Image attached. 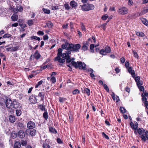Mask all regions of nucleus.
<instances>
[{"mask_svg": "<svg viewBox=\"0 0 148 148\" xmlns=\"http://www.w3.org/2000/svg\"><path fill=\"white\" fill-rule=\"evenodd\" d=\"M148 12V8L142 11V13L143 14H145Z\"/></svg>", "mask_w": 148, "mask_h": 148, "instance_id": "60", "label": "nucleus"}, {"mask_svg": "<svg viewBox=\"0 0 148 148\" xmlns=\"http://www.w3.org/2000/svg\"><path fill=\"white\" fill-rule=\"evenodd\" d=\"M18 23H15L12 25L11 26L12 27H16L18 25Z\"/></svg>", "mask_w": 148, "mask_h": 148, "instance_id": "61", "label": "nucleus"}, {"mask_svg": "<svg viewBox=\"0 0 148 148\" xmlns=\"http://www.w3.org/2000/svg\"><path fill=\"white\" fill-rule=\"evenodd\" d=\"M11 18L13 21H16L17 20L18 18V16L16 14H13L11 17Z\"/></svg>", "mask_w": 148, "mask_h": 148, "instance_id": "18", "label": "nucleus"}, {"mask_svg": "<svg viewBox=\"0 0 148 148\" xmlns=\"http://www.w3.org/2000/svg\"><path fill=\"white\" fill-rule=\"evenodd\" d=\"M38 96L39 97H41V100L43 101V100L44 98V95L43 93H42L41 92H40L39 93Z\"/></svg>", "mask_w": 148, "mask_h": 148, "instance_id": "36", "label": "nucleus"}, {"mask_svg": "<svg viewBox=\"0 0 148 148\" xmlns=\"http://www.w3.org/2000/svg\"><path fill=\"white\" fill-rule=\"evenodd\" d=\"M21 146V143L19 142H16L14 144V148H20Z\"/></svg>", "mask_w": 148, "mask_h": 148, "instance_id": "23", "label": "nucleus"}, {"mask_svg": "<svg viewBox=\"0 0 148 148\" xmlns=\"http://www.w3.org/2000/svg\"><path fill=\"white\" fill-rule=\"evenodd\" d=\"M142 101L143 102H144V103H146V102H148L147 101V99L146 97L143 96V95H142Z\"/></svg>", "mask_w": 148, "mask_h": 148, "instance_id": "44", "label": "nucleus"}, {"mask_svg": "<svg viewBox=\"0 0 148 148\" xmlns=\"http://www.w3.org/2000/svg\"><path fill=\"white\" fill-rule=\"evenodd\" d=\"M120 110L121 112L123 113L125 112L126 110L125 108L123 107H121L120 108Z\"/></svg>", "mask_w": 148, "mask_h": 148, "instance_id": "55", "label": "nucleus"}, {"mask_svg": "<svg viewBox=\"0 0 148 148\" xmlns=\"http://www.w3.org/2000/svg\"><path fill=\"white\" fill-rule=\"evenodd\" d=\"M81 9L83 11H88L93 10L94 8V5L92 4L88 3L85 4L81 5Z\"/></svg>", "mask_w": 148, "mask_h": 148, "instance_id": "4", "label": "nucleus"}, {"mask_svg": "<svg viewBox=\"0 0 148 148\" xmlns=\"http://www.w3.org/2000/svg\"><path fill=\"white\" fill-rule=\"evenodd\" d=\"M38 108L42 111H46L45 106L42 105H40L38 106Z\"/></svg>", "mask_w": 148, "mask_h": 148, "instance_id": "29", "label": "nucleus"}, {"mask_svg": "<svg viewBox=\"0 0 148 148\" xmlns=\"http://www.w3.org/2000/svg\"><path fill=\"white\" fill-rule=\"evenodd\" d=\"M5 105L7 108L10 110L9 111L11 112L13 111V109L12 108L13 102L10 99H6L5 102Z\"/></svg>", "mask_w": 148, "mask_h": 148, "instance_id": "6", "label": "nucleus"}, {"mask_svg": "<svg viewBox=\"0 0 148 148\" xmlns=\"http://www.w3.org/2000/svg\"><path fill=\"white\" fill-rule=\"evenodd\" d=\"M132 53L134 55V56L137 59H138L139 58V56L137 54V53L135 51L133 50L132 51Z\"/></svg>", "mask_w": 148, "mask_h": 148, "instance_id": "38", "label": "nucleus"}, {"mask_svg": "<svg viewBox=\"0 0 148 148\" xmlns=\"http://www.w3.org/2000/svg\"><path fill=\"white\" fill-rule=\"evenodd\" d=\"M103 86L104 89L108 92H109V89L108 87L107 86V85L105 84H104L103 85Z\"/></svg>", "mask_w": 148, "mask_h": 148, "instance_id": "45", "label": "nucleus"}, {"mask_svg": "<svg viewBox=\"0 0 148 148\" xmlns=\"http://www.w3.org/2000/svg\"><path fill=\"white\" fill-rule=\"evenodd\" d=\"M100 53L101 54L105 55L106 54V51L105 49H102L101 50V51H100Z\"/></svg>", "mask_w": 148, "mask_h": 148, "instance_id": "46", "label": "nucleus"}, {"mask_svg": "<svg viewBox=\"0 0 148 148\" xmlns=\"http://www.w3.org/2000/svg\"><path fill=\"white\" fill-rule=\"evenodd\" d=\"M130 65V63L128 61H126L125 63V66L126 68H128Z\"/></svg>", "mask_w": 148, "mask_h": 148, "instance_id": "63", "label": "nucleus"}, {"mask_svg": "<svg viewBox=\"0 0 148 148\" xmlns=\"http://www.w3.org/2000/svg\"><path fill=\"white\" fill-rule=\"evenodd\" d=\"M128 10L127 8L124 7H120L117 10L118 13L122 15L126 14L128 13Z\"/></svg>", "mask_w": 148, "mask_h": 148, "instance_id": "5", "label": "nucleus"}, {"mask_svg": "<svg viewBox=\"0 0 148 148\" xmlns=\"http://www.w3.org/2000/svg\"><path fill=\"white\" fill-rule=\"evenodd\" d=\"M43 81L42 80H40L37 83V84L36 85L35 88H38L39 86L40 85L43 83Z\"/></svg>", "mask_w": 148, "mask_h": 148, "instance_id": "40", "label": "nucleus"}, {"mask_svg": "<svg viewBox=\"0 0 148 148\" xmlns=\"http://www.w3.org/2000/svg\"><path fill=\"white\" fill-rule=\"evenodd\" d=\"M71 64L72 65L76 68L79 67L80 69L86 70V65L84 63L79 61H78L77 63L74 61H72L71 62Z\"/></svg>", "mask_w": 148, "mask_h": 148, "instance_id": "3", "label": "nucleus"}, {"mask_svg": "<svg viewBox=\"0 0 148 148\" xmlns=\"http://www.w3.org/2000/svg\"><path fill=\"white\" fill-rule=\"evenodd\" d=\"M81 26L82 30L84 31H86V28L85 27V25L83 23H81Z\"/></svg>", "mask_w": 148, "mask_h": 148, "instance_id": "49", "label": "nucleus"}, {"mask_svg": "<svg viewBox=\"0 0 148 148\" xmlns=\"http://www.w3.org/2000/svg\"><path fill=\"white\" fill-rule=\"evenodd\" d=\"M30 38L31 40L34 39L36 40H38L39 41H40V38L36 36H32L30 37Z\"/></svg>", "mask_w": 148, "mask_h": 148, "instance_id": "28", "label": "nucleus"}, {"mask_svg": "<svg viewBox=\"0 0 148 148\" xmlns=\"http://www.w3.org/2000/svg\"><path fill=\"white\" fill-rule=\"evenodd\" d=\"M43 116L44 118L46 120L47 119L48 117L47 112L45 111L43 114Z\"/></svg>", "mask_w": 148, "mask_h": 148, "instance_id": "31", "label": "nucleus"}, {"mask_svg": "<svg viewBox=\"0 0 148 148\" xmlns=\"http://www.w3.org/2000/svg\"><path fill=\"white\" fill-rule=\"evenodd\" d=\"M17 127L22 130L24 129L25 127L24 124L21 122H19L17 123Z\"/></svg>", "mask_w": 148, "mask_h": 148, "instance_id": "15", "label": "nucleus"}, {"mask_svg": "<svg viewBox=\"0 0 148 148\" xmlns=\"http://www.w3.org/2000/svg\"><path fill=\"white\" fill-rule=\"evenodd\" d=\"M142 22L145 25L148 26V22L145 18H140Z\"/></svg>", "mask_w": 148, "mask_h": 148, "instance_id": "21", "label": "nucleus"}, {"mask_svg": "<svg viewBox=\"0 0 148 148\" xmlns=\"http://www.w3.org/2000/svg\"><path fill=\"white\" fill-rule=\"evenodd\" d=\"M29 132L30 134L32 136H34L36 134V130H30L29 129L26 130V132Z\"/></svg>", "mask_w": 148, "mask_h": 148, "instance_id": "12", "label": "nucleus"}, {"mask_svg": "<svg viewBox=\"0 0 148 148\" xmlns=\"http://www.w3.org/2000/svg\"><path fill=\"white\" fill-rule=\"evenodd\" d=\"M130 125L133 130H134V133L136 135L137 133L140 135V137L141 140L144 142H145L147 140H148V131H146L143 128H139L138 127V124L137 122L135 121L133 123L131 121Z\"/></svg>", "mask_w": 148, "mask_h": 148, "instance_id": "1", "label": "nucleus"}, {"mask_svg": "<svg viewBox=\"0 0 148 148\" xmlns=\"http://www.w3.org/2000/svg\"><path fill=\"white\" fill-rule=\"evenodd\" d=\"M27 143V141L24 140H22L21 143V145L23 146H26Z\"/></svg>", "mask_w": 148, "mask_h": 148, "instance_id": "58", "label": "nucleus"}, {"mask_svg": "<svg viewBox=\"0 0 148 148\" xmlns=\"http://www.w3.org/2000/svg\"><path fill=\"white\" fill-rule=\"evenodd\" d=\"M108 21H107L106 23H104L101 25L102 28L104 30H105L106 29V27L107 24V23Z\"/></svg>", "mask_w": 148, "mask_h": 148, "instance_id": "53", "label": "nucleus"}, {"mask_svg": "<svg viewBox=\"0 0 148 148\" xmlns=\"http://www.w3.org/2000/svg\"><path fill=\"white\" fill-rule=\"evenodd\" d=\"M136 34L137 36L141 37H143L145 35L142 32H136Z\"/></svg>", "mask_w": 148, "mask_h": 148, "instance_id": "33", "label": "nucleus"}, {"mask_svg": "<svg viewBox=\"0 0 148 148\" xmlns=\"http://www.w3.org/2000/svg\"><path fill=\"white\" fill-rule=\"evenodd\" d=\"M70 5L73 8H75L77 7V3L74 1H72L70 2Z\"/></svg>", "mask_w": 148, "mask_h": 148, "instance_id": "16", "label": "nucleus"}, {"mask_svg": "<svg viewBox=\"0 0 148 148\" xmlns=\"http://www.w3.org/2000/svg\"><path fill=\"white\" fill-rule=\"evenodd\" d=\"M35 123L34 122L29 121L28 122L27 124V127L29 129H32L35 127Z\"/></svg>", "mask_w": 148, "mask_h": 148, "instance_id": "8", "label": "nucleus"}, {"mask_svg": "<svg viewBox=\"0 0 148 148\" xmlns=\"http://www.w3.org/2000/svg\"><path fill=\"white\" fill-rule=\"evenodd\" d=\"M9 121L11 123H14L15 121V118L14 116L12 115H10L9 117Z\"/></svg>", "mask_w": 148, "mask_h": 148, "instance_id": "17", "label": "nucleus"}, {"mask_svg": "<svg viewBox=\"0 0 148 148\" xmlns=\"http://www.w3.org/2000/svg\"><path fill=\"white\" fill-rule=\"evenodd\" d=\"M108 15L106 14L103 16L102 17V19L103 20H105L108 18Z\"/></svg>", "mask_w": 148, "mask_h": 148, "instance_id": "52", "label": "nucleus"}, {"mask_svg": "<svg viewBox=\"0 0 148 148\" xmlns=\"http://www.w3.org/2000/svg\"><path fill=\"white\" fill-rule=\"evenodd\" d=\"M66 63H70L71 62L72 59H71L70 58V57H69V58H66Z\"/></svg>", "mask_w": 148, "mask_h": 148, "instance_id": "62", "label": "nucleus"}, {"mask_svg": "<svg viewBox=\"0 0 148 148\" xmlns=\"http://www.w3.org/2000/svg\"><path fill=\"white\" fill-rule=\"evenodd\" d=\"M50 81H51L52 83H54L56 82V79L54 77H51L50 79Z\"/></svg>", "mask_w": 148, "mask_h": 148, "instance_id": "41", "label": "nucleus"}, {"mask_svg": "<svg viewBox=\"0 0 148 148\" xmlns=\"http://www.w3.org/2000/svg\"><path fill=\"white\" fill-rule=\"evenodd\" d=\"M42 10V11L44 12L45 13L48 14H49L50 13V10L47 9L43 8Z\"/></svg>", "mask_w": 148, "mask_h": 148, "instance_id": "25", "label": "nucleus"}, {"mask_svg": "<svg viewBox=\"0 0 148 148\" xmlns=\"http://www.w3.org/2000/svg\"><path fill=\"white\" fill-rule=\"evenodd\" d=\"M105 50L106 53H109L111 51L110 47L108 46L106 47L105 48Z\"/></svg>", "mask_w": 148, "mask_h": 148, "instance_id": "34", "label": "nucleus"}, {"mask_svg": "<svg viewBox=\"0 0 148 148\" xmlns=\"http://www.w3.org/2000/svg\"><path fill=\"white\" fill-rule=\"evenodd\" d=\"M64 7H65V9L66 10H69L71 8L69 5L67 3L64 5Z\"/></svg>", "mask_w": 148, "mask_h": 148, "instance_id": "43", "label": "nucleus"}, {"mask_svg": "<svg viewBox=\"0 0 148 148\" xmlns=\"http://www.w3.org/2000/svg\"><path fill=\"white\" fill-rule=\"evenodd\" d=\"M23 10V8L21 6H19L14 8L13 11L15 13H17L18 11L21 12Z\"/></svg>", "mask_w": 148, "mask_h": 148, "instance_id": "13", "label": "nucleus"}, {"mask_svg": "<svg viewBox=\"0 0 148 148\" xmlns=\"http://www.w3.org/2000/svg\"><path fill=\"white\" fill-rule=\"evenodd\" d=\"M94 47V45L93 44H91L90 46V49L91 50V51L92 52H93L94 51L93 50V48Z\"/></svg>", "mask_w": 148, "mask_h": 148, "instance_id": "51", "label": "nucleus"}, {"mask_svg": "<svg viewBox=\"0 0 148 148\" xmlns=\"http://www.w3.org/2000/svg\"><path fill=\"white\" fill-rule=\"evenodd\" d=\"M35 58L37 59H39L40 57V55L39 53H36L34 55Z\"/></svg>", "mask_w": 148, "mask_h": 148, "instance_id": "39", "label": "nucleus"}, {"mask_svg": "<svg viewBox=\"0 0 148 148\" xmlns=\"http://www.w3.org/2000/svg\"><path fill=\"white\" fill-rule=\"evenodd\" d=\"M82 92L83 93H86L87 95L88 96H89L90 95V90L88 88H84V92L83 90H82Z\"/></svg>", "mask_w": 148, "mask_h": 148, "instance_id": "20", "label": "nucleus"}, {"mask_svg": "<svg viewBox=\"0 0 148 148\" xmlns=\"http://www.w3.org/2000/svg\"><path fill=\"white\" fill-rule=\"evenodd\" d=\"M130 73L133 78H134L135 77V73L134 70H132Z\"/></svg>", "mask_w": 148, "mask_h": 148, "instance_id": "47", "label": "nucleus"}, {"mask_svg": "<svg viewBox=\"0 0 148 148\" xmlns=\"http://www.w3.org/2000/svg\"><path fill=\"white\" fill-rule=\"evenodd\" d=\"M17 136V135L16 133L13 132L11 134V137L12 138L14 139Z\"/></svg>", "mask_w": 148, "mask_h": 148, "instance_id": "42", "label": "nucleus"}, {"mask_svg": "<svg viewBox=\"0 0 148 148\" xmlns=\"http://www.w3.org/2000/svg\"><path fill=\"white\" fill-rule=\"evenodd\" d=\"M58 53L57 54V56H61L63 53L62 52V49L61 48H59L58 50Z\"/></svg>", "mask_w": 148, "mask_h": 148, "instance_id": "27", "label": "nucleus"}, {"mask_svg": "<svg viewBox=\"0 0 148 148\" xmlns=\"http://www.w3.org/2000/svg\"><path fill=\"white\" fill-rule=\"evenodd\" d=\"M11 36V35L9 34H6L3 36V37L4 38H9Z\"/></svg>", "mask_w": 148, "mask_h": 148, "instance_id": "48", "label": "nucleus"}, {"mask_svg": "<svg viewBox=\"0 0 148 148\" xmlns=\"http://www.w3.org/2000/svg\"><path fill=\"white\" fill-rule=\"evenodd\" d=\"M30 102L32 103L35 104L37 102V100L34 95H32L30 96L29 98Z\"/></svg>", "mask_w": 148, "mask_h": 148, "instance_id": "9", "label": "nucleus"}, {"mask_svg": "<svg viewBox=\"0 0 148 148\" xmlns=\"http://www.w3.org/2000/svg\"><path fill=\"white\" fill-rule=\"evenodd\" d=\"M33 20L30 19L27 21V23L28 25L29 26H31L33 24Z\"/></svg>", "mask_w": 148, "mask_h": 148, "instance_id": "30", "label": "nucleus"}, {"mask_svg": "<svg viewBox=\"0 0 148 148\" xmlns=\"http://www.w3.org/2000/svg\"><path fill=\"white\" fill-rule=\"evenodd\" d=\"M135 79L136 82H138L140 81V78L139 76H137L134 78Z\"/></svg>", "mask_w": 148, "mask_h": 148, "instance_id": "56", "label": "nucleus"}, {"mask_svg": "<svg viewBox=\"0 0 148 148\" xmlns=\"http://www.w3.org/2000/svg\"><path fill=\"white\" fill-rule=\"evenodd\" d=\"M19 106V103L16 101H14L13 102L12 106V108H18Z\"/></svg>", "mask_w": 148, "mask_h": 148, "instance_id": "14", "label": "nucleus"}, {"mask_svg": "<svg viewBox=\"0 0 148 148\" xmlns=\"http://www.w3.org/2000/svg\"><path fill=\"white\" fill-rule=\"evenodd\" d=\"M51 9L52 10H55L59 9V6L57 5H52L51 6Z\"/></svg>", "mask_w": 148, "mask_h": 148, "instance_id": "26", "label": "nucleus"}, {"mask_svg": "<svg viewBox=\"0 0 148 148\" xmlns=\"http://www.w3.org/2000/svg\"><path fill=\"white\" fill-rule=\"evenodd\" d=\"M71 51H70L67 50L65 52V53H63L61 57L65 59L68 58L70 57V55H71Z\"/></svg>", "mask_w": 148, "mask_h": 148, "instance_id": "7", "label": "nucleus"}, {"mask_svg": "<svg viewBox=\"0 0 148 148\" xmlns=\"http://www.w3.org/2000/svg\"><path fill=\"white\" fill-rule=\"evenodd\" d=\"M17 136L21 138H23L25 137V134L23 131L20 130L18 132Z\"/></svg>", "mask_w": 148, "mask_h": 148, "instance_id": "10", "label": "nucleus"}, {"mask_svg": "<svg viewBox=\"0 0 148 148\" xmlns=\"http://www.w3.org/2000/svg\"><path fill=\"white\" fill-rule=\"evenodd\" d=\"M61 57V56H57V57L55 58V60L57 61L60 63H63L65 61V60L61 58H60Z\"/></svg>", "mask_w": 148, "mask_h": 148, "instance_id": "11", "label": "nucleus"}, {"mask_svg": "<svg viewBox=\"0 0 148 148\" xmlns=\"http://www.w3.org/2000/svg\"><path fill=\"white\" fill-rule=\"evenodd\" d=\"M80 93V91L77 89H76L73 91L72 93L73 95L79 94Z\"/></svg>", "mask_w": 148, "mask_h": 148, "instance_id": "37", "label": "nucleus"}, {"mask_svg": "<svg viewBox=\"0 0 148 148\" xmlns=\"http://www.w3.org/2000/svg\"><path fill=\"white\" fill-rule=\"evenodd\" d=\"M49 131L50 132L54 134H56L57 133L55 129L52 127H51L49 128Z\"/></svg>", "mask_w": 148, "mask_h": 148, "instance_id": "24", "label": "nucleus"}, {"mask_svg": "<svg viewBox=\"0 0 148 148\" xmlns=\"http://www.w3.org/2000/svg\"><path fill=\"white\" fill-rule=\"evenodd\" d=\"M128 1V4L130 5H132L133 2L132 0H127Z\"/></svg>", "mask_w": 148, "mask_h": 148, "instance_id": "57", "label": "nucleus"}, {"mask_svg": "<svg viewBox=\"0 0 148 148\" xmlns=\"http://www.w3.org/2000/svg\"><path fill=\"white\" fill-rule=\"evenodd\" d=\"M42 147L43 148H50V146L48 144L45 143H43Z\"/></svg>", "mask_w": 148, "mask_h": 148, "instance_id": "35", "label": "nucleus"}, {"mask_svg": "<svg viewBox=\"0 0 148 148\" xmlns=\"http://www.w3.org/2000/svg\"><path fill=\"white\" fill-rule=\"evenodd\" d=\"M69 44L68 42H66L62 45V48L63 49H67V48L69 45Z\"/></svg>", "mask_w": 148, "mask_h": 148, "instance_id": "22", "label": "nucleus"}, {"mask_svg": "<svg viewBox=\"0 0 148 148\" xmlns=\"http://www.w3.org/2000/svg\"><path fill=\"white\" fill-rule=\"evenodd\" d=\"M16 113L17 116H20L22 113L21 111L20 110H16Z\"/></svg>", "mask_w": 148, "mask_h": 148, "instance_id": "32", "label": "nucleus"}, {"mask_svg": "<svg viewBox=\"0 0 148 148\" xmlns=\"http://www.w3.org/2000/svg\"><path fill=\"white\" fill-rule=\"evenodd\" d=\"M37 34L38 35L42 36L44 35V33L43 32L39 31L37 32Z\"/></svg>", "mask_w": 148, "mask_h": 148, "instance_id": "59", "label": "nucleus"}, {"mask_svg": "<svg viewBox=\"0 0 148 148\" xmlns=\"http://www.w3.org/2000/svg\"><path fill=\"white\" fill-rule=\"evenodd\" d=\"M19 25L22 28H25L27 27V25L25 24H19Z\"/></svg>", "mask_w": 148, "mask_h": 148, "instance_id": "64", "label": "nucleus"}, {"mask_svg": "<svg viewBox=\"0 0 148 148\" xmlns=\"http://www.w3.org/2000/svg\"><path fill=\"white\" fill-rule=\"evenodd\" d=\"M102 134L103 137H105L106 139H109V137L106 135L104 132L102 133Z\"/></svg>", "mask_w": 148, "mask_h": 148, "instance_id": "54", "label": "nucleus"}, {"mask_svg": "<svg viewBox=\"0 0 148 148\" xmlns=\"http://www.w3.org/2000/svg\"><path fill=\"white\" fill-rule=\"evenodd\" d=\"M136 83L138 87H139L140 86H141L143 84V82L141 81H139Z\"/></svg>", "mask_w": 148, "mask_h": 148, "instance_id": "50", "label": "nucleus"}, {"mask_svg": "<svg viewBox=\"0 0 148 148\" xmlns=\"http://www.w3.org/2000/svg\"><path fill=\"white\" fill-rule=\"evenodd\" d=\"M88 42H86L83 46L82 47V49L84 51L87 50L88 49Z\"/></svg>", "mask_w": 148, "mask_h": 148, "instance_id": "19", "label": "nucleus"}, {"mask_svg": "<svg viewBox=\"0 0 148 148\" xmlns=\"http://www.w3.org/2000/svg\"><path fill=\"white\" fill-rule=\"evenodd\" d=\"M81 47V45L79 44H69L68 47L67 48V50H70V51L74 52H78L79 49Z\"/></svg>", "mask_w": 148, "mask_h": 148, "instance_id": "2", "label": "nucleus"}]
</instances>
